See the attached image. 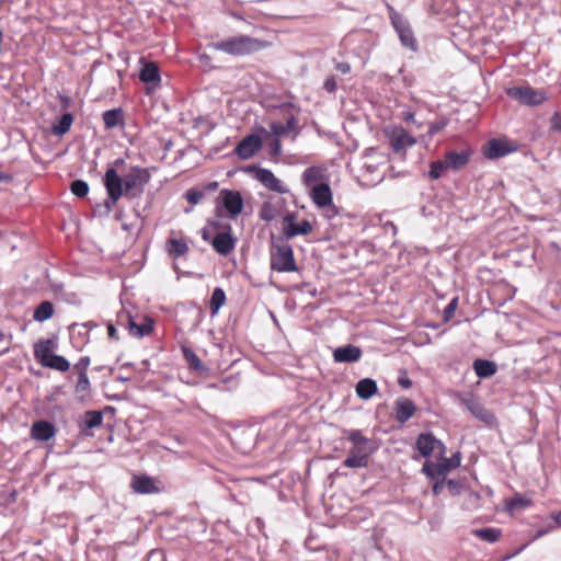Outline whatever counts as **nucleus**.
Wrapping results in <instances>:
<instances>
[{"label":"nucleus","mask_w":561,"mask_h":561,"mask_svg":"<svg viewBox=\"0 0 561 561\" xmlns=\"http://www.w3.org/2000/svg\"><path fill=\"white\" fill-rule=\"evenodd\" d=\"M149 181V171L141 167H131L124 178L114 168H108L104 175V185L112 204L122 196L129 198L140 196Z\"/></svg>","instance_id":"1"},{"label":"nucleus","mask_w":561,"mask_h":561,"mask_svg":"<svg viewBox=\"0 0 561 561\" xmlns=\"http://www.w3.org/2000/svg\"><path fill=\"white\" fill-rule=\"evenodd\" d=\"M346 438L352 444L348 449V456L343 461L347 468H366L369 463V457L375 451L373 442L365 437L359 430L344 431Z\"/></svg>","instance_id":"2"},{"label":"nucleus","mask_w":561,"mask_h":561,"mask_svg":"<svg viewBox=\"0 0 561 561\" xmlns=\"http://www.w3.org/2000/svg\"><path fill=\"white\" fill-rule=\"evenodd\" d=\"M387 157L374 149L367 151L363 157L362 180L367 186H375L383 181L386 176Z\"/></svg>","instance_id":"3"},{"label":"nucleus","mask_w":561,"mask_h":561,"mask_svg":"<svg viewBox=\"0 0 561 561\" xmlns=\"http://www.w3.org/2000/svg\"><path fill=\"white\" fill-rule=\"evenodd\" d=\"M210 47L231 56H244L260 50L264 47V44L257 38L248 35H239L215 42Z\"/></svg>","instance_id":"4"},{"label":"nucleus","mask_w":561,"mask_h":561,"mask_svg":"<svg viewBox=\"0 0 561 561\" xmlns=\"http://www.w3.org/2000/svg\"><path fill=\"white\" fill-rule=\"evenodd\" d=\"M271 268L279 273L296 272L297 265L294 251L287 241L278 240L273 243Z\"/></svg>","instance_id":"5"},{"label":"nucleus","mask_w":561,"mask_h":561,"mask_svg":"<svg viewBox=\"0 0 561 561\" xmlns=\"http://www.w3.org/2000/svg\"><path fill=\"white\" fill-rule=\"evenodd\" d=\"M388 12L391 25L397 32L401 45L411 51H416L417 41L407 18L397 12L391 5H388Z\"/></svg>","instance_id":"6"},{"label":"nucleus","mask_w":561,"mask_h":561,"mask_svg":"<svg viewBox=\"0 0 561 561\" xmlns=\"http://www.w3.org/2000/svg\"><path fill=\"white\" fill-rule=\"evenodd\" d=\"M508 96L527 106H537L547 100V93L542 89L530 85L513 87L506 90Z\"/></svg>","instance_id":"7"},{"label":"nucleus","mask_w":561,"mask_h":561,"mask_svg":"<svg viewBox=\"0 0 561 561\" xmlns=\"http://www.w3.org/2000/svg\"><path fill=\"white\" fill-rule=\"evenodd\" d=\"M460 463L461 455L456 453L450 458L442 457L438 462L426 461L422 467V472L430 479L447 477L448 472L458 468Z\"/></svg>","instance_id":"8"},{"label":"nucleus","mask_w":561,"mask_h":561,"mask_svg":"<svg viewBox=\"0 0 561 561\" xmlns=\"http://www.w3.org/2000/svg\"><path fill=\"white\" fill-rule=\"evenodd\" d=\"M386 135L396 152L405 150L415 144V138L404 128L394 126L386 130Z\"/></svg>","instance_id":"9"},{"label":"nucleus","mask_w":561,"mask_h":561,"mask_svg":"<svg viewBox=\"0 0 561 561\" xmlns=\"http://www.w3.org/2000/svg\"><path fill=\"white\" fill-rule=\"evenodd\" d=\"M295 218L296 215L289 213L283 219L282 230L286 239H293L297 236H307L312 231V226L308 220L296 224Z\"/></svg>","instance_id":"10"},{"label":"nucleus","mask_w":561,"mask_h":561,"mask_svg":"<svg viewBox=\"0 0 561 561\" xmlns=\"http://www.w3.org/2000/svg\"><path fill=\"white\" fill-rule=\"evenodd\" d=\"M221 205L228 213L229 218L234 219L243 209V198L237 191L222 190L219 193Z\"/></svg>","instance_id":"11"},{"label":"nucleus","mask_w":561,"mask_h":561,"mask_svg":"<svg viewBox=\"0 0 561 561\" xmlns=\"http://www.w3.org/2000/svg\"><path fill=\"white\" fill-rule=\"evenodd\" d=\"M262 148V138L255 134L244 137L234 148V153L242 160L253 157Z\"/></svg>","instance_id":"12"},{"label":"nucleus","mask_w":561,"mask_h":561,"mask_svg":"<svg viewBox=\"0 0 561 561\" xmlns=\"http://www.w3.org/2000/svg\"><path fill=\"white\" fill-rule=\"evenodd\" d=\"M309 195L318 208H325L333 205V195L328 183L313 185L311 190H309Z\"/></svg>","instance_id":"13"},{"label":"nucleus","mask_w":561,"mask_h":561,"mask_svg":"<svg viewBox=\"0 0 561 561\" xmlns=\"http://www.w3.org/2000/svg\"><path fill=\"white\" fill-rule=\"evenodd\" d=\"M165 250L171 257L179 259L184 256L190 248L187 240L180 232L172 230L165 242Z\"/></svg>","instance_id":"14"},{"label":"nucleus","mask_w":561,"mask_h":561,"mask_svg":"<svg viewBox=\"0 0 561 561\" xmlns=\"http://www.w3.org/2000/svg\"><path fill=\"white\" fill-rule=\"evenodd\" d=\"M256 180L266 188L279 194H286L289 190L284 183L275 176V174L267 169H259L255 174Z\"/></svg>","instance_id":"15"},{"label":"nucleus","mask_w":561,"mask_h":561,"mask_svg":"<svg viewBox=\"0 0 561 561\" xmlns=\"http://www.w3.org/2000/svg\"><path fill=\"white\" fill-rule=\"evenodd\" d=\"M416 448L423 457H428L435 449H439L440 454L445 453L444 444L431 433L421 434L417 437Z\"/></svg>","instance_id":"16"},{"label":"nucleus","mask_w":561,"mask_h":561,"mask_svg":"<svg viewBox=\"0 0 561 561\" xmlns=\"http://www.w3.org/2000/svg\"><path fill=\"white\" fill-rule=\"evenodd\" d=\"M459 401L474 417L483 422L492 420L490 412L473 396H462Z\"/></svg>","instance_id":"17"},{"label":"nucleus","mask_w":561,"mask_h":561,"mask_svg":"<svg viewBox=\"0 0 561 561\" xmlns=\"http://www.w3.org/2000/svg\"><path fill=\"white\" fill-rule=\"evenodd\" d=\"M482 150L488 159H496L508 154L513 151V148L506 140L494 138L489 140Z\"/></svg>","instance_id":"18"},{"label":"nucleus","mask_w":561,"mask_h":561,"mask_svg":"<svg viewBox=\"0 0 561 561\" xmlns=\"http://www.w3.org/2000/svg\"><path fill=\"white\" fill-rule=\"evenodd\" d=\"M30 435L38 442H47L56 435V428L53 423L41 420L32 424Z\"/></svg>","instance_id":"19"},{"label":"nucleus","mask_w":561,"mask_h":561,"mask_svg":"<svg viewBox=\"0 0 561 561\" xmlns=\"http://www.w3.org/2000/svg\"><path fill=\"white\" fill-rule=\"evenodd\" d=\"M362 357V350L353 344L340 346L333 352V359L336 363H356Z\"/></svg>","instance_id":"20"},{"label":"nucleus","mask_w":561,"mask_h":561,"mask_svg":"<svg viewBox=\"0 0 561 561\" xmlns=\"http://www.w3.org/2000/svg\"><path fill=\"white\" fill-rule=\"evenodd\" d=\"M270 129H271L272 134L277 137H285L291 133L293 140L296 139V137L299 135V131H300V129L298 127V122L295 116H290L287 119L286 124H282L278 122L271 123Z\"/></svg>","instance_id":"21"},{"label":"nucleus","mask_w":561,"mask_h":561,"mask_svg":"<svg viewBox=\"0 0 561 561\" xmlns=\"http://www.w3.org/2000/svg\"><path fill=\"white\" fill-rule=\"evenodd\" d=\"M416 405L408 398H400L394 403L396 420L399 423L408 422L415 413Z\"/></svg>","instance_id":"22"},{"label":"nucleus","mask_w":561,"mask_h":561,"mask_svg":"<svg viewBox=\"0 0 561 561\" xmlns=\"http://www.w3.org/2000/svg\"><path fill=\"white\" fill-rule=\"evenodd\" d=\"M325 178V169L317 165L307 168L301 174V181L309 190H311L313 185L327 183Z\"/></svg>","instance_id":"23"},{"label":"nucleus","mask_w":561,"mask_h":561,"mask_svg":"<svg viewBox=\"0 0 561 561\" xmlns=\"http://www.w3.org/2000/svg\"><path fill=\"white\" fill-rule=\"evenodd\" d=\"M215 251L221 255H228L236 245V239L230 232H219L211 241Z\"/></svg>","instance_id":"24"},{"label":"nucleus","mask_w":561,"mask_h":561,"mask_svg":"<svg viewBox=\"0 0 561 561\" xmlns=\"http://www.w3.org/2000/svg\"><path fill=\"white\" fill-rule=\"evenodd\" d=\"M131 489L139 494H152L159 491L154 480L147 476H135L131 480Z\"/></svg>","instance_id":"25"},{"label":"nucleus","mask_w":561,"mask_h":561,"mask_svg":"<svg viewBox=\"0 0 561 561\" xmlns=\"http://www.w3.org/2000/svg\"><path fill=\"white\" fill-rule=\"evenodd\" d=\"M54 342L51 340H41L34 345V357L44 367V363H47L53 354Z\"/></svg>","instance_id":"26"},{"label":"nucleus","mask_w":561,"mask_h":561,"mask_svg":"<svg viewBox=\"0 0 561 561\" xmlns=\"http://www.w3.org/2000/svg\"><path fill=\"white\" fill-rule=\"evenodd\" d=\"M122 317L127 319L129 333L133 336L142 337L149 334L153 329L152 320L149 318H145L141 324H137L130 314H123Z\"/></svg>","instance_id":"27"},{"label":"nucleus","mask_w":561,"mask_h":561,"mask_svg":"<svg viewBox=\"0 0 561 561\" xmlns=\"http://www.w3.org/2000/svg\"><path fill=\"white\" fill-rule=\"evenodd\" d=\"M469 157H470L469 150H461L460 152L448 151L445 154V160H446L449 169L460 170L468 163Z\"/></svg>","instance_id":"28"},{"label":"nucleus","mask_w":561,"mask_h":561,"mask_svg":"<svg viewBox=\"0 0 561 561\" xmlns=\"http://www.w3.org/2000/svg\"><path fill=\"white\" fill-rule=\"evenodd\" d=\"M355 391L358 398L363 400H369L377 393L378 386L374 379L364 378L356 383Z\"/></svg>","instance_id":"29"},{"label":"nucleus","mask_w":561,"mask_h":561,"mask_svg":"<svg viewBox=\"0 0 561 561\" xmlns=\"http://www.w3.org/2000/svg\"><path fill=\"white\" fill-rule=\"evenodd\" d=\"M102 118L107 129H113L124 125V112L121 107L105 111L102 114Z\"/></svg>","instance_id":"30"},{"label":"nucleus","mask_w":561,"mask_h":561,"mask_svg":"<svg viewBox=\"0 0 561 561\" xmlns=\"http://www.w3.org/2000/svg\"><path fill=\"white\" fill-rule=\"evenodd\" d=\"M473 369L478 377L488 378L496 373V365L491 360L476 359L473 362Z\"/></svg>","instance_id":"31"},{"label":"nucleus","mask_w":561,"mask_h":561,"mask_svg":"<svg viewBox=\"0 0 561 561\" xmlns=\"http://www.w3.org/2000/svg\"><path fill=\"white\" fill-rule=\"evenodd\" d=\"M54 312H55L54 305L50 301L45 300V301H42L35 308L34 313H33V319L36 322H44V321L49 320L54 316Z\"/></svg>","instance_id":"32"},{"label":"nucleus","mask_w":561,"mask_h":561,"mask_svg":"<svg viewBox=\"0 0 561 561\" xmlns=\"http://www.w3.org/2000/svg\"><path fill=\"white\" fill-rule=\"evenodd\" d=\"M139 78L145 83H159L160 75L159 69L153 62H148L140 71Z\"/></svg>","instance_id":"33"},{"label":"nucleus","mask_w":561,"mask_h":561,"mask_svg":"<svg viewBox=\"0 0 561 561\" xmlns=\"http://www.w3.org/2000/svg\"><path fill=\"white\" fill-rule=\"evenodd\" d=\"M260 131L264 135L265 141L270 148V154L273 157H279L282 154L280 137L274 136L272 131H267L265 128H261Z\"/></svg>","instance_id":"34"},{"label":"nucleus","mask_w":561,"mask_h":561,"mask_svg":"<svg viewBox=\"0 0 561 561\" xmlns=\"http://www.w3.org/2000/svg\"><path fill=\"white\" fill-rule=\"evenodd\" d=\"M103 422V414L100 411H87L83 415L82 430L98 427Z\"/></svg>","instance_id":"35"},{"label":"nucleus","mask_w":561,"mask_h":561,"mask_svg":"<svg viewBox=\"0 0 561 561\" xmlns=\"http://www.w3.org/2000/svg\"><path fill=\"white\" fill-rule=\"evenodd\" d=\"M226 302V294L222 288H215L213 294H211V298H210V302H209V306H210V312H211V316H216L219 311V309L225 305Z\"/></svg>","instance_id":"36"},{"label":"nucleus","mask_w":561,"mask_h":561,"mask_svg":"<svg viewBox=\"0 0 561 561\" xmlns=\"http://www.w3.org/2000/svg\"><path fill=\"white\" fill-rule=\"evenodd\" d=\"M476 537L488 542H496L501 537V530L497 528L486 527L473 530Z\"/></svg>","instance_id":"37"},{"label":"nucleus","mask_w":561,"mask_h":561,"mask_svg":"<svg viewBox=\"0 0 561 561\" xmlns=\"http://www.w3.org/2000/svg\"><path fill=\"white\" fill-rule=\"evenodd\" d=\"M73 117L70 113H65L57 125L53 127V133L56 136H62L67 134L72 125Z\"/></svg>","instance_id":"38"},{"label":"nucleus","mask_w":561,"mask_h":561,"mask_svg":"<svg viewBox=\"0 0 561 561\" xmlns=\"http://www.w3.org/2000/svg\"><path fill=\"white\" fill-rule=\"evenodd\" d=\"M44 367L64 373L70 368V363L64 356L55 354L47 363H44Z\"/></svg>","instance_id":"39"},{"label":"nucleus","mask_w":561,"mask_h":561,"mask_svg":"<svg viewBox=\"0 0 561 561\" xmlns=\"http://www.w3.org/2000/svg\"><path fill=\"white\" fill-rule=\"evenodd\" d=\"M447 169L449 168L445 159L433 161L430 165L428 176L431 180H438L444 175Z\"/></svg>","instance_id":"40"},{"label":"nucleus","mask_w":561,"mask_h":561,"mask_svg":"<svg viewBox=\"0 0 561 561\" xmlns=\"http://www.w3.org/2000/svg\"><path fill=\"white\" fill-rule=\"evenodd\" d=\"M183 353H184V357L191 368H193L194 370H197V371L204 370L205 367H204L202 360L193 351H191L188 348H184Z\"/></svg>","instance_id":"41"},{"label":"nucleus","mask_w":561,"mask_h":561,"mask_svg":"<svg viewBox=\"0 0 561 561\" xmlns=\"http://www.w3.org/2000/svg\"><path fill=\"white\" fill-rule=\"evenodd\" d=\"M278 215V210L273 206L272 203L266 202L262 205L260 210V217L265 221L274 220Z\"/></svg>","instance_id":"42"},{"label":"nucleus","mask_w":561,"mask_h":561,"mask_svg":"<svg viewBox=\"0 0 561 561\" xmlns=\"http://www.w3.org/2000/svg\"><path fill=\"white\" fill-rule=\"evenodd\" d=\"M70 190L77 197H84L89 193V185L82 180H76L71 183Z\"/></svg>","instance_id":"43"},{"label":"nucleus","mask_w":561,"mask_h":561,"mask_svg":"<svg viewBox=\"0 0 561 561\" xmlns=\"http://www.w3.org/2000/svg\"><path fill=\"white\" fill-rule=\"evenodd\" d=\"M529 505H530V501L523 499L520 496L513 497L510 501H507V503H506V507L511 513L522 510Z\"/></svg>","instance_id":"44"},{"label":"nucleus","mask_w":561,"mask_h":561,"mask_svg":"<svg viewBox=\"0 0 561 561\" xmlns=\"http://www.w3.org/2000/svg\"><path fill=\"white\" fill-rule=\"evenodd\" d=\"M446 488L451 496L459 495L463 489L460 480H446Z\"/></svg>","instance_id":"45"},{"label":"nucleus","mask_w":561,"mask_h":561,"mask_svg":"<svg viewBox=\"0 0 561 561\" xmlns=\"http://www.w3.org/2000/svg\"><path fill=\"white\" fill-rule=\"evenodd\" d=\"M90 390V380L87 373L79 374V378L76 385L77 392H87Z\"/></svg>","instance_id":"46"},{"label":"nucleus","mask_w":561,"mask_h":561,"mask_svg":"<svg viewBox=\"0 0 561 561\" xmlns=\"http://www.w3.org/2000/svg\"><path fill=\"white\" fill-rule=\"evenodd\" d=\"M458 307V297H454L444 309V320L449 321Z\"/></svg>","instance_id":"47"},{"label":"nucleus","mask_w":561,"mask_h":561,"mask_svg":"<svg viewBox=\"0 0 561 561\" xmlns=\"http://www.w3.org/2000/svg\"><path fill=\"white\" fill-rule=\"evenodd\" d=\"M204 194L203 192L198 191V190H190L187 191L186 193V198H187V202L191 204V205H196L201 202V199L203 198Z\"/></svg>","instance_id":"48"},{"label":"nucleus","mask_w":561,"mask_h":561,"mask_svg":"<svg viewBox=\"0 0 561 561\" xmlns=\"http://www.w3.org/2000/svg\"><path fill=\"white\" fill-rule=\"evenodd\" d=\"M435 483L433 484L432 491L434 495H439L446 488V477H435Z\"/></svg>","instance_id":"49"},{"label":"nucleus","mask_w":561,"mask_h":561,"mask_svg":"<svg viewBox=\"0 0 561 561\" xmlns=\"http://www.w3.org/2000/svg\"><path fill=\"white\" fill-rule=\"evenodd\" d=\"M90 365V358L88 356L81 357L78 363L75 364V368L79 371V374L87 373V369Z\"/></svg>","instance_id":"50"},{"label":"nucleus","mask_w":561,"mask_h":561,"mask_svg":"<svg viewBox=\"0 0 561 561\" xmlns=\"http://www.w3.org/2000/svg\"><path fill=\"white\" fill-rule=\"evenodd\" d=\"M323 88L325 91H328L329 93H333L335 92L336 88H337V83H336V80L334 77H329L325 79L324 83H323Z\"/></svg>","instance_id":"51"},{"label":"nucleus","mask_w":561,"mask_h":561,"mask_svg":"<svg viewBox=\"0 0 561 561\" xmlns=\"http://www.w3.org/2000/svg\"><path fill=\"white\" fill-rule=\"evenodd\" d=\"M551 128L561 131V113H554L551 118Z\"/></svg>","instance_id":"52"},{"label":"nucleus","mask_w":561,"mask_h":561,"mask_svg":"<svg viewBox=\"0 0 561 561\" xmlns=\"http://www.w3.org/2000/svg\"><path fill=\"white\" fill-rule=\"evenodd\" d=\"M556 529L554 525L548 524L545 528H541L537 531V534L534 536V539L541 538L542 536L549 534L550 531H553Z\"/></svg>","instance_id":"53"},{"label":"nucleus","mask_w":561,"mask_h":561,"mask_svg":"<svg viewBox=\"0 0 561 561\" xmlns=\"http://www.w3.org/2000/svg\"><path fill=\"white\" fill-rule=\"evenodd\" d=\"M335 69L343 75H346L351 71V66L347 62H337Z\"/></svg>","instance_id":"54"},{"label":"nucleus","mask_w":561,"mask_h":561,"mask_svg":"<svg viewBox=\"0 0 561 561\" xmlns=\"http://www.w3.org/2000/svg\"><path fill=\"white\" fill-rule=\"evenodd\" d=\"M551 518H552L553 523H550V525H554L556 528L561 527V511L553 512L551 514Z\"/></svg>","instance_id":"55"},{"label":"nucleus","mask_w":561,"mask_h":561,"mask_svg":"<svg viewBox=\"0 0 561 561\" xmlns=\"http://www.w3.org/2000/svg\"><path fill=\"white\" fill-rule=\"evenodd\" d=\"M107 334H108V337L112 339V340H117L118 339L117 331H116L115 327L112 323L107 324Z\"/></svg>","instance_id":"56"},{"label":"nucleus","mask_w":561,"mask_h":561,"mask_svg":"<svg viewBox=\"0 0 561 561\" xmlns=\"http://www.w3.org/2000/svg\"><path fill=\"white\" fill-rule=\"evenodd\" d=\"M398 382H399V385H400L401 387H403V388H405V389H408V388H410V387L412 386V381H411V379H409L408 377H400V378L398 379Z\"/></svg>","instance_id":"57"},{"label":"nucleus","mask_w":561,"mask_h":561,"mask_svg":"<svg viewBox=\"0 0 561 561\" xmlns=\"http://www.w3.org/2000/svg\"><path fill=\"white\" fill-rule=\"evenodd\" d=\"M11 181H12L11 174L0 171V182L9 183Z\"/></svg>","instance_id":"58"},{"label":"nucleus","mask_w":561,"mask_h":561,"mask_svg":"<svg viewBox=\"0 0 561 561\" xmlns=\"http://www.w3.org/2000/svg\"><path fill=\"white\" fill-rule=\"evenodd\" d=\"M470 496L474 500V501H478L480 499L479 494L476 493V492H470Z\"/></svg>","instance_id":"59"},{"label":"nucleus","mask_w":561,"mask_h":561,"mask_svg":"<svg viewBox=\"0 0 561 561\" xmlns=\"http://www.w3.org/2000/svg\"><path fill=\"white\" fill-rule=\"evenodd\" d=\"M414 118V114L409 113L405 117L407 121H412Z\"/></svg>","instance_id":"60"},{"label":"nucleus","mask_w":561,"mask_h":561,"mask_svg":"<svg viewBox=\"0 0 561 561\" xmlns=\"http://www.w3.org/2000/svg\"><path fill=\"white\" fill-rule=\"evenodd\" d=\"M115 164H124V160H123V159H117V160L115 161Z\"/></svg>","instance_id":"61"},{"label":"nucleus","mask_w":561,"mask_h":561,"mask_svg":"<svg viewBox=\"0 0 561 561\" xmlns=\"http://www.w3.org/2000/svg\"><path fill=\"white\" fill-rule=\"evenodd\" d=\"M4 339V334L0 331V342Z\"/></svg>","instance_id":"62"},{"label":"nucleus","mask_w":561,"mask_h":561,"mask_svg":"<svg viewBox=\"0 0 561 561\" xmlns=\"http://www.w3.org/2000/svg\"><path fill=\"white\" fill-rule=\"evenodd\" d=\"M217 186V182H214V184L211 185V188H215Z\"/></svg>","instance_id":"63"},{"label":"nucleus","mask_w":561,"mask_h":561,"mask_svg":"<svg viewBox=\"0 0 561 561\" xmlns=\"http://www.w3.org/2000/svg\"><path fill=\"white\" fill-rule=\"evenodd\" d=\"M217 186V182H214V184L211 185V188H215Z\"/></svg>","instance_id":"64"}]
</instances>
